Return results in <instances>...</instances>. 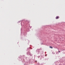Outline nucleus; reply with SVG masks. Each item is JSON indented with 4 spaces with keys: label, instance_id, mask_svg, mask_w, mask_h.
<instances>
[{
    "label": "nucleus",
    "instance_id": "2",
    "mask_svg": "<svg viewBox=\"0 0 65 65\" xmlns=\"http://www.w3.org/2000/svg\"><path fill=\"white\" fill-rule=\"evenodd\" d=\"M50 48H53V47H51V46H50Z\"/></svg>",
    "mask_w": 65,
    "mask_h": 65
},
{
    "label": "nucleus",
    "instance_id": "3",
    "mask_svg": "<svg viewBox=\"0 0 65 65\" xmlns=\"http://www.w3.org/2000/svg\"><path fill=\"white\" fill-rule=\"evenodd\" d=\"M59 53H60V51H59Z\"/></svg>",
    "mask_w": 65,
    "mask_h": 65
},
{
    "label": "nucleus",
    "instance_id": "1",
    "mask_svg": "<svg viewBox=\"0 0 65 65\" xmlns=\"http://www.w3.org/2000/svg\"><path fill=\"white\" fill-rule=\"evenodd\" d=\"M59 18V17L58 16L56 17V19H58Z\"/></svg>",
    "mask_w": 65,
    "mask_h": 65
}]
</instances>
